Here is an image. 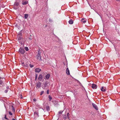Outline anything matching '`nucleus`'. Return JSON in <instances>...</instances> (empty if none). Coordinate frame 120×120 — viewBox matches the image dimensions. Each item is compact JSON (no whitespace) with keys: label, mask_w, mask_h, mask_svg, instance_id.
Returning <instances> with one entry per match:
<instances>
[{"label":"nucleus","mask_w":120,"mask_h":120,"mask_svg":"<svg viewBox=\"0 0 120 120\" xmlns=\"http://www.w3.org/2000/svg\"><path fill=\"white\" fill-rule=\"evenodd\" d=\"M44 92V91H41V93H40V95H41Z\"/></svg>","instance_id":"cd10ccee"},{"label":"nucleus","mask_w":120,"mask_h":120,"mask_svg":"<svg viewBox=\"0 0 120 120\" xmlns=\"http://www.w3.org/2000/svg\"><path fill=\"white\" fill-rule=\"evenodd\" d=\"M26 67H28V65L27 64H26Z\"/></svg>","instance_id":"58836bf2"},{"label":"nucleus","mask_w":120,"mask_h":120,"mask_svg":"<svg viewBox=\"0 0 120 120\" xmlns=\"http://www.w3.org/2000/svg\"><path fill=\"white\" fill-rule=\"evenodd\" d=\"M38 76V74H35V80H36Z\"/></svg>","instance_id":"bb28decb"},{"label":"nucleus","mask_w":120,"mask_h":120,"mask_svg":"<svg viewBox=\"0 0 120 120\" xmlns=\"http://www.w3.org/2000/svg\"><path fill=\"white\" fill-rule=\"evenodd\" d=\"M38 53L37 55L36 58L37 60H41V52L39 49L38 50Z\"/></svg>","instance_id":"f257e3e1"},{"label":"nucleus","mask_w":120,"mask_h":120,"mask_svg":"<svg viewBox=\"0 0 120 120\" xmlns=\"http://www.w3.org/2000/svg\"><path fill=\"white\" fill-rule=\"evenodd\" d=\"M41 83L40 82H37L36 84V88L37 89H39L41 87Z\"/></svg>","instance_id":"20e7f679"},{"label":"nucleus","mask_w":120,"mask_h":120,"mask_svg":"<svg viewBox=\"0 0 120 120\" xmlns=\"http://www.w3.org/2000/svg\"><path fill=\"white\" fill-rule=\"evenodd\" d=\"M33 101H37V100L35 98L33 99Z\"/></svg>","instance_id":"e433bc0d"},{"label":"nucleus","mask_w":120,"mask_h":120,"mask_svg":"<svg viewBox=\"0 0 120 120\" xmlns=\"http://www.w3.org/2000/svg\"><path fill=\"white\" fill-rule=\"evenodd\" d=\"M25 49L27 51H28L29 50V49H28V47H25Z\"/></svg>","instance_id":"4be33fe9"},{"label":"nucleus","mask_w":120,"mask_h":120,"mask_svg":"<svg viewBox=\"0 0 120 120\" xmlns=\"http://www.w3.org/2000/svg\"><path fill=\"white\" fill-rule=\"evenodd\" d=\"M49 21L50 22H51L52 21V19L50 18L49 19Z\"/></svg>","instance_id":"7c9ffc66"},{"label":"nucleus","mask_w":120,"mask_h":120,"mask_svg":"<svg viewBox=\"0 0 120 120\" xmlns=\"http://www.w3.org/2000/svg\"><path fill=\"white\" fill-rule=\"evenodd\" d=\"M19 5V3L18 2H15L14 5V6H17Z\"/></svg>","instance_id":"f3484780"},{"label":"nucleus","mask_w":120,"mask_h":120,"mask_svg":"<svg viewBox=\"0 0 120 120\" xmlns=\"http://www.w3.org/2000/svg\"><path fill=\"white\" fill-rule=\"evenodd\" d=\"M6 88L7 89H9V87L8 86H7L6 87Z\"/></svg>","instance_id":"4c0bfd02"},{"label":"nucleus","mask_w":120,"mask_h":120,"mask_svg":"<svg viewBox=\"0 0 120 120\" xmlns=\"http://www.w3.org/2000/svg\"><path fill=\"white\" fill-rule=\"evenodd\" d=\"M0 84L2 85H3L4 84L3 82L1 80H0Z\"/></svg>","instance_id":"5701e85b"},{"label":"nucleus","mask_w":120,"mask_h":120,"mask_svg":"<svg viewBox=\"0 0 120 120\" xmlns=\"http://www.w3.org/2000/svg\"><path fill=\"white\" fill-rule=\"evenodd\" d=\"M63 111L60 110L58 112V115L59 116H60L61 115Z\"/></svg>","instance_id":"a211bd4d"},{"label":"nucleus","mask_w":120,"mask_h":120,"mask_svg":"<svg viewBox=\"0 0 120 120\" xmlns=\"http://www.w3.org/2000/svg\"><path fill=\"white\" fill-rule=\"evenodd\" d=\"M73 22V21L71 19L69 20V23L70 24H72Z\"/></svg>","instance_id":"6ab92c4d"},{"label":"nucleus","mask_w":120,"mask_h":120,"mask_svg":"<svg viewBox=\"0 0 120 120\" xmlns=\"http://www.w3.org/2000/svg\"><path fill=\"white\" fill-rule=\"evenodd\" d=\"M48 82H46L45 84H44L42 88L44 89H45L46 86H48Z\"/></svg>","instance_id":"1a4fd4ad"},{"label":"nucleus","mask_w":120,"mask_h":120,"mask_svg":"<svg viewBox=\"0 0 120 120\" xmlns=\"http://www.w3.org/2000/svg\"><path fill=\"white\" fill-rule=\"evenodd\" d=\"M117 1H120V0H116Z\"/></svg>","instance_id":"ea45409f"},{"label":"nucleus","mask_w":120,"mask_h":120,"mask_svg":"<svg viewBox=\"0 0 120 120\" xmlns=\"http://www.w3.org/2000/svg\"><path fill=\"white\" fill-rule=\"evenodd\" d=\"M67 116H68V119H69V117L68 116L70 114H69V113L68 112V113H67Z\"/></svg>","instance_id":"a878e982"},{"label":"nucleus","mask_w":120,"mask_h":120,"mask_svg":"<svg viewBox=\"0 0 120 120\" xmlns=\"http://www.w3.org/2000/svg\"><path fill=\"white\" fill-rule=\"evenodd\" d=\"M12 120H15V119H12Z\"/></svg>","instance_id":"79ce46f5"},{"label":"nucleus","mask_w":120,"mask_h":120,"mask_svg":"<svg viewBox=\"0 0 120 120\" xmlns=\"http://www.w3.org/2000/svg\"><path fill=\"white\" fill-rule=\"evenodd\" d=\"M29 38L30 40H31L32 39L31 38Z\"/></svg>","instance_id":"a19ab883"},{"label":"nucleus","mask_w":120,"mask_h":120,"mask_svg":"<svg viewBox=\"0 0 120 120\" xmlns=\"http://www.w3.org/2000/svg\"><path fill=\"white\" fill-rule=\"evenodd\" d=\"M81 21L84 23H86V20L85 18H82V19Z\"/></svg>","instance_id":"ddd939ff"},{"label":"nucleus","mask_w":120,"mask_h":120,"mask_svg":"<svg viewBox=\"0 0 120 120\" xmlns=\"http://www.w3.org/2000/svg\"><path fill=\"white\" fill-rule=\"evenodd\" d=\"M23 63H22V64H23Z\"/></svg>","instance_id":"a18cd8bd"},{"label":"nucleus","mask_w":120,"mask_h":120,"mask_svg":"<svg viewBox=\"0 0 120 120\" xmlns=\"http://www.w3.org/2000/svg\"><path fill=\"white\" fill-rule=\"evenodd\" d=\"M98 87L97 85L94 84H92V87L94 89H97Z\"/></svg>","instance_id":"423d86ee"},{"label":"nucleus","mask_w":120,"mask_h":120,"mask_svg":"<svg viewBox=\"0 0 120 120\" xmlns=\"http://www.w3.org/2000/svg\"><path fill=\"white\" fill-rule=\"evenodd\" d=\"M41 71V69L38 68H37L35 69V71L36 72L39 73Z\"/></svg>","instance_id":"9b49d317"},{"label":"nucleus","mask_w":120,"mask_h":120,"mask_svg":"<svg viewBox=\"0 0 120 120\" xmlns=\"http://www.w3.org/2000/svg\"><path fill=\"white\" fill-rule=\"evenodd\" d=\"M4 118L6 119V120H8V118H7V117H6V115H4Z\"/></svg>","instance_id":"393cba45"},{"label":"nucleus","mask_w":120,"mask_h":120,"mask_svg":"<svg viewBox=\"0 0 120 120\" xmlns=\"http://www.w3.org/2000/svg\"><path fill=\"white\" fill-rule=\"evenodd\" d=\"M25 39L24 38H22L21 39V40L19 41V43H20L21 44V45H24V44L25 42Z\"/></svg>","instance_id":"39448f33"},{"label":"nucleus","mask_w":120,"mask_h":120,"mask_svg":"<svg viewBox=\"0 0 120 120\" xmlns=\"http://www.w3.org/2000/svg\"><path fill=\"white\" fill-rule=\"evenodd\" d=\"M22 33H21L17 35V39L19 41L21 40V39L23 38L22 37Z\"/></svg>","instance_id":"f03ea898"},{"label":"nucleus","mask_w":120,"mask_h":120,"mask_svg":"<svg viewBox=\"0 0 120 120\" xmlns=\"http://www.w3.org/2000/svg\"><path fill=\"white\" fill-rule=\"evenodd\" d=\"M19 52L22 54H23L25 52V51L24 49L21 48H20L19 50Z\"/></svg>","instance_id":"7ed1b4c3"},{"label":"nucleus","mask_w":120,"mask_h":120,"mask_svg":"<svg viewBox=\"0 0 120 120\" xmlns=\"http://www.w3.org/2000/svg\"><path fill=\"white\" fill-rule=\"evenodd\" d=\"M12 110L14 111V112H15V108H13V106H12Z\"/></svg>","instance_id":"72a5a7b5"},{"label":"nucleus","mask_w":120,"mask_h":120,"mask_svg":"<svg viewBox=\"0 0 120 120\" xmlns=\"http://www.w3.org/2000/svg\"><path fill=\"white\" fill-rule=\"evenodd\" d=\"M30 67L31 68H32L34 67V66L33 65L31 64H30Z\"/></svg>","instance_id":"2f4dec72"},{"label":"nucleus","mask_w":120,"mask_h":120,"mask_svg":"<svg viewBox=\"0 0 120 120\" xmlns=\"http://www.w3.org/2000/svg\"><path fill=\"white\" fill-rule=\"evenodd\" d=\"M64 118L65 119H67V117L66 116H64Z\"/></svg>","instance_id":"f704fd0d"},{"label":"nucleus","mask_w":120,"mask_h":120,"mask_svg":"<svg viewBox=\"0 0 120 120\" xmlns=\"http://www.w3.org/2000/svg\"><path fill=\"white\" fill-rule=\"evenodd\" d=\"M8 92V90H6L4 91V92L5 93H7Z\"/></svg>","instance_id":"c9c22d12"},{"label":"nucleus","mask_w":120,"mask_h":120,"mask_svg":"<svg viewBox=\"0 0 120 120\" xmlns=\"http://www.w3.org/2000/svg\"><path fill=\"white\" fill-rule=\"evenodd\" d=\"M66 73L68 75L70 74V71L68 68H67L66 69Z\"/></svg>","instance_id":"dca6fc26"},{"label":"nucleus","mask_w":120,"mask_h":120,"mask_svg":"<svg viewBox=\"0 0 120 120\" xmlns=\"http://www.w3.org/2000/svg\"><path fill=\"white\" fill-rule=\"evenodd\" d=\"M50 76L49 74H48L46 75L45 76V79H48L49 78Z\"/></svg>","instance_id":"2eb2a0df"},{"label":"nucleus","mask_w":120,"mask_h":120,"mask_svg":"<svg viewBox=\"0 0 120 120\" xmlns=\"http://www.w3.org/2000/svg\"><path fill=\"white\" fill-rule=\"evenodd\" d=\"M47 94H49V90H47Z\"/></svg>","instance_id":"473e14b6"},{"label":"nucleus","mask_w":120,"mask_h":120,"mask_svg":"<svg viewBox=\"0 0 120 120\" xmlns=\"http://www.w3.org/2000/svg\"><path fill=\"white\" fill-rule=\"evenodd\" d=\"M49 100L50 101L52 99V97L50 96H49Z\"/></svg>","instance_id":"b1692460"},{"label":"nucleus","mask_w":120,"mask_h":120,"mask_svg":"<svg viewBox=\"0 0 120 120\" xmlns=\"http://www.w3.org/2000/svg\"><path fill=\"white\" fill-rule=\"evenodd\" d=\"M43 78V76L41 74L39 76L38 79L39 80L41 81L42 80Z\"/></svg>","instance_id":"6e6552de"},{"label":"nucleus","mask_w":120,"mask_h":120,"mask_svg":"<svg viewBox=\"0 0 120 120\" xmlns=\"http://www.w3.org/2000/svg\"><path fill=\"white\" fill-rule=\"evenodd\" d=\"M34 115L36 117H39L38 112L36 111L34 113Z\"/></svg>","instance_id":"0eeeda50"},{"label":"nucleus","mask_w":120,"mask_h":120,"mask_svg":"<svg viewBox=\"0 0 120 120\" xmlns=\"http://www.w3.org/2000/svg\"><path fill=\"white\" fill-rule=\"evenodd\" d=\"M3 120H4V118H3L2 119Z\"/></svg>","instance_id":"37998d69"},{"label":"nucleus","mask_w":120,"mask_h":120,"mask_svg":"<svg viewBox=\"0 0 120 120\" xmlns=\"http://www.w3.org/2000/svg\"><path fill=\"white\" fill-rule=\"evenodd\" d=\"M18 8V7L16 6H14V8L15 9H17Z\"/></svg>","instance_id":"c756f323"},{"label":"nucleus","mask_w":120,"mask_h":120,"mask_svg":"<svg viewBox=\"0 0 120 120\" xmlns=\"http://www.w3.org/2000/svg\"><path fill=\"white\" fill-rule=\"evenodd\" d=\"M8 113H9V114L10 115H12V113L11 112H10L9 111L8 112Z\"/></svg>","instance_id":"c85d7f7f"},{"label":"nucleus","mask_w":120,"mask_h":120,"mask_svg":"<svg viewBox=\"0 0 120 120\" xmlns=\"http://www.w3.org/2000/svg\"><path fill=\"white\" fill-rule=\"evenodd\" d=\"M28 1H23L22 2V4L24 5L27 4L28 3Z\"/></svg>","instance_id":"4468645a"},{"label":"nucleus","mask_w":120,"mask_h":120,"mask_svg":"<svg viewBox=\"0 0 120 120\" xmlns=\"http://www.w3.org/2000/svg\"><path fill=\"white\" fill-rule=\"evenodd\" d=\"M28 14H25V15L24 18L26 19L28 17Z\"/></svg>","instance_id":"aec40b11"},{"label":"nucleus","mask_w":120,"mask_h":120,"mask_svg":"<svg viewBox=\"0 0 120 120\" xmlns=\"http://www.w3.org/2000/svg\"><path fill=\"white\" fill-rule=\"evenodd\" d=\"M92 105L93 107L96 110H97L98 109V107L95 104L93 103Z\"/></svg>","instance_id":"f8f14e48"},{"label":"nucleus","mask_w":120,"mask_h":120,"mask_svg":"<svg viewBox=\"0 0 120 120\" xmlns=\"http://www.w3.org/2000/svg\"><path fill=\"white\" fill-rule=\"evenodd\" d=\"M21 98H22V97H21Z\"/></svg>","instance_id":"c03bdc74"},{"label":"nucleus","mask_w":120,"mask_h":120,"mask_svg":"<svg viewBox=\"0 0 120 120\" xmlns=\"http://www.w3.org/2000/svg\"><path fill=\"white\" fill-rule=\"evenodd\" d=\"M46 109L48 111H49L50 110L49 107V106H47L46 107Z\"/></svg>","instance_id":"412c9836"},{"label":"nucleus","mask_w":120,"mask_h":120,"mask_svg":"<svg viewBox=\"0 0 120 120\" xmlns=\"http://www.w3.org/2000/svg\"><path fill=\"white\" fill-rule=\"evenodd\" d=\"M101 90L103 92H105L106 90V88L104 87H102L101 89Z\"/></svg>","instance_id":"9d476101"}]
</instances>
